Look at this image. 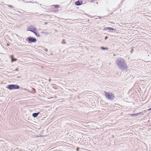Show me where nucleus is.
I'll return each instance as SVG.
<instances>
[{
    "label": "nucleus",
    "mask_w": 151,
    "mask_h": 151,
    "mask_svg": "<svg viewBox=\"0 0 151 151\" xmlns=\"http://www.w3.org/2000/svg\"><path fill=\"white\" fill-rule=\"evenodd\" d=\"M132 116H136L135 115H136V114H130Z\"/></svg>",
    "instance_id": "obj_15"
},
{
    "label": "nucleus",
    "mask_w": 151,
    "mask_h": 151,
    "mask_svg": "<svg viewBox=\"0 0 151 151\" xmlns=\"http://www.w3.org/2000/svg\"><path fill=\"white\" fill-rule=\"evenodd\" d=\"M110 30H111L112 31L115 30V29L111 27H110Z\"/></svg>",
    "instance_id": "obj_14"
},
{
    "label": "nucleus",
    "mask_w": 151,
    "mask_h": 151,
    "mask_svg": "<svg viewBox=\"0 0 151 151\" xmlns=\"http://www.w3.org/2000/svg\"><path fill=\"white\" fill-rule=\"evenodd\" d=\"M11 58H12L11 59V61L12 62H13L14 61H16L17 60L16 59H13V55H11L10 56Z\"/></svg>",
    "instance_id": "obj_9"
},
{
    "label": "nucleus",
    "mask_w": 151,
    "mask_h": 151,
    "mask_svg": "<svg viewBox=\"0 0 151 151\" xmlns=\"http://www.w3.org/2000/svg\"><path fill=\"white\" fill-rule=\"evenodd\" d=\"M53 6L55 8H58L59 6V5H53Z\"/></svg>",
    "instance_id": "obj_13"
},
{
    "label": "nucleus",
    "mask_w": 151,
    "mask_h": 151,
    "mask_svg": "<svg viewBox=\"0 0 151 151\" xmlns=\"http://www.w3.org/2000/svg\"><path fill=\"white\" fill-rule=\"evenodd\" d=\"M7 88L10 90H12L13 89H18L19 88V87L18 85H16L14 84H11L8 85Z\"/></svg>",
    "instance_id": "obj_3"
},
{
    "label": "nucleus",
    "mask_w": 151,
    "mask_h": 151,
    "mask_svg": "<svg viewBox=\"0 0 151 151\" xmlns=\"http://www.w3.org/2000/svg\"><path fill=\"white\" fill-rule=\"evenodd\" d=\"M105 95L106 98L109 100H113L115 98L114 95V94L112 93H109L108 92H105Z\"/></svg>",
    "instance_id": "obj_2"
},
{
    "label": "nucleus",
    "mask_w": 151,
    "mask_h": 151,
    "mask_svg": "<svg viewBox=\"0 0 151 151\" xmlns=\"http://www.w3.org/2000/svg\"><path fill=\"white\" fill-rule=\"evenodd\" d=\"M151 110V108L150 109H148V111H150Z\"/></svg>",
    "instance_id": "obj_19"
},
{
    "label": "nucleus",
    "mask_w": 151,
    "mask_h": 151,
    "mask_svg": "<svg viewBox=\"0 0 151 151\" xmlns=\"http://www.w3.org/2000/svg\"><path fill=\"white\" fill-rule=\"evenodd\" d=\"M101 49L102 50H107V49H108V48H104V47H101Z\"/></svg>",
    "instance_id": "obj_12"
},
{
    "label": "nucleus",
    "mask_w": 151,
    "mask_h": 151,
    "mask_svg": "<svg viewBox=\"0 0 151 151\" xmlns=\"http://www.w3.org/2000/svg\"><path fill=\"white\" fill-rule=\"evenodd\" d=\"M35 30L34 31H32V32H33L34 34H35V35L37 36H38V37H39V35H38L37 33L35 31Z\"/></svg>",
    "instance_id": "obj_10"
},
{
    "label": "nucleus",
    "mask_w": 151,
    "mask_h": 151,
    "mask_svg": "<svg viewBox=\"0 0 151 151\" xmlns=\"http://www.w3.org/2000/svg\"><path fill=\"white\" fill-rule=\"evenodd\" d=\"M108 37H107V36L106 37H105V40L107 39Z\"/></svg>",
    "instance_id": "obj_18"
},
{
    "label": "nucleus",
    "mask_w": 151,
    "mask_h": 151,
    "mask_svg": "<svg viewBox=\"0 0 151 151\" xmlns=\"http://www.w3.org/2000/svg\"><path fill=\"white\" fill-rule=\"evenodd\" d=\"M45 50L46 51V52H47V51H48V50L47 49H45Z\"/></svg>",
    "instance_id": "obj_17"
},
{
    "label": "nucleus",
    "mask_w": 151,
    "mask_h": 151,
    "mask_svg": "<svg viewBox=\"0 0 151 151\" xmlns=\"http://www.w3.org/2000/svg\"><path fill=\"white\" fill-rule=\"evenodd\" d=\"M82 3V2L81 1H78L75 3V4L77 6L80 5Z\"/></svg>",
    "instance_id": "obj_6"
},
{
    "label": "nucleus",
    "mask_w": 151,
    "mask_h": 151,
    "mask_svg": "<svg viewBox=\"0 0 151 151\" xmlns=\"http://www.w3.org/2000/svg\"><path fill=\"white\" fill-rule=\"evenodd\" d=\"M110 27H106L104 28V30L107 31L108 30H110Z\"/></svg>",
    "instance_id": "obj_11"
},
{
    "label": "nucleus",
    "mask_w": 151,
    "mask_h": 151,
    "mask_svg": "<svg viewBox=\"0 0 151 151\" xmlns=\"http://www.w3.org/2000/svg\"><path fill=\"white\" fill-rule=\"evenodd\" d=\"M15 70H16V71H17L18 70V69H16Z\"/></svg>",
    "instance_id": "obj_20"
},
{
    "label": "nucleus",
    "mask_w": 151,
    "mask_h": 151,
    "mask_svg": "<svg viewBox=\"0 0 151 151\" xmlns=\"http://www.w3.org/2000/svg\"><path fill=\"white\" fill-rule=\"evenodd\" d=\"M8 6L9 7L13 8V7L12 6L10 5H8Z\"/></svg>",
    "instance_id": "obj_16"
},
{
    "label": "nucleus",
    "mask_w": 151,
    "mask_h": 151,
    "mask_svg": "<svg viewBox=\"0 0 151 151\" xmlns=\"http://www.w3.org/2000/svg\"><path fill=\"white\" fill-rule=\"evenodd\" d=\"M143 114H144L143 113V112H139V113H137V114H136L135 115L136 116H139L141 115H143Z\"/></svg>",
    "instance_id": "obj_8"
},
{
    "label": "nucleus",
    "mask_w": 151,
    "mask_h": 151,
    "mask_svg": "<svg viewBox=\"0 0 151 151\" xmlns=\"http://www.w3.org/2000/svg\"><path fill=\"white\" fill-rule=\"evenodd\" d=\"M39 113V112L33 113L32 114V116L34 117H36L38 116Z\"/></svg>",
    "instance_id": "obj_7"
},
{
    "label": "nucleus",
    "mask_w": 151,
    "mask_h": 151,
    "mask_svg": "<svg viewBox=\"0 0 151 151\" xmlns=\"http://www.w3.org/2000/svg\"><path fill=\"white\" fill-rule=\"evenodd\" d=\"M27 30L30 31L32 32V31L36 30L35 28L32 25H29L27 27Z\"/></svg>",
    "instance_id": "obj_4"
},
{
    "label": "nucleus",
    "mask_w": 151,
    "mask_h": 151,
    "mask_svg": "<svg viewBox=\"0 0 151 151\" xmlns=\"http://www.w3.org/2000/svg\"><path fill=\"white\" fill-rule=\"evenodd\" d=\"M28 40L31 42H34L36 41V39L35 38L30 37L27 38Z\"/></svg>",
    "instance_id": "obj_5"
},
{
    "label": "nucleus",
    "mask_w": 151,
    "mask_h": 151,
    "mask_svg": "<svg viewBox=\"0 0 151 151\" xmlns=\"http://www.w3.org/2000/svg\"><path fill=\"white\" fill-rule=\"evenodd\" d=\"M116 63L119 68L122 70L127 69V64L123 58H117Z\"/></svg>",
    "instance_id": "obj_1"
}]
</instances>
